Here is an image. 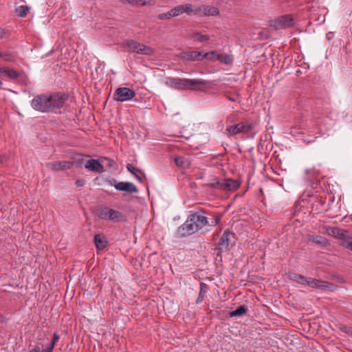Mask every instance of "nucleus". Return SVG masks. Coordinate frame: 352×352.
I'll return each instance as SVG.
<instances>
[{"instance_id": "1", "label": "nucleus", "mask_w": 352, "mask_h": 352, "mask_svg": "<svg viewBox=\"0 0 352 352\" xmlns=\"http://www.w3.org/2000/svg\"><path fill=\"white\" fill-rule=\"evenodd\" d=\"M209 82L203 79H188L167 77L165 84L173 89L177 90H192V91H205L206 86Z\"/></svg>"}, {"instance_id": "2", "label": "nucleus", "mask_w": 352, "mask_h": 352, "mask_svg": "<svg viewBox=\"0 0 352 352\" xmlns=\"http://www.w3.org/2000/svg\"><path fill=\"white\" fill-rule=\"evenodd\" d=\"M208 223L207 217L194 213L188 216L186 221L178 228L176 234L178 237L191 235L204 228Z\"/></svg>"}, {"instance_id": "3", "label": "nucleus", "mask_w": 352, "mask_h": 352, "mask_svg": "<svg viewBox=\"0 0 352 352\" xmlns=\"http://www.w3.org/2000/svg\"><path fill=\"white\" fill-rule=\"evenodd\" d=\"M126 47L128 51L132 53L151 56L153 54L154 50L149 46L144 43H139L135 40H128L126 41Z\"/></svg>"}, {"instance_id": "4", "label": "nucleus", "mask_w": 352, "mask_h": 352, "mask_svg": "<svg viewBox=\"0 0 352 352\" xmlns=\"http://www.w3.org/2000/svg\"><path fill=\"white\" fill-rule=\"evenodd\" d=\"M50 100L51 98H49V95H37L32 100L31 106L36 111L43 113L50 112L51 111Z\"/></svg>"}, {"instance_id": "5", "label": "nucleus", "mask_w": 352, "mask_h": 352, "mask_svg": "<svg viewBox=\"0 0 352 352\" xmlns=\"http://www.w3.org/2000/svg\"><path fill=\"white\" fill-rule=\"evenodd\" d=\"M253 129L252 122L249 120L242 121L234 126H229L226 131L231 135H235L240 133H250Z\"/></svg>"}, {"instance_id": "6", "label": "nucleus", "mask_w": 352, "mask_h": 352, "mask_svg": "<svg viewBox=\"0 0 352 352\" xmlns=\"http://www.w3.org/2000/svg\"><path fill=\"white\" fill-rule=\"evenodd\" d=\"M135 96V92L133 89L123 87L116 89L113 95V98L116 101L123 102L130 100Z\"/></svg>"}, {"instance_id": "7", "label": "nucleus", "mask_w": 352, "mask_h": 352, "mask_svg": "<svg viewBox=\"0 0 352 352\" xmlns=\"http://www.w3.org/2000/svg\"><path fill=\"white\" fill-rule=\"evenodd\" d=\"M270 25L276 30L290 28L294 25V19L289 14L284 15L271 21Z\"/></svg>"}, {"instance_id": "8", "label": "nucleus", "mask_w": 352, "mask_h": 352, "mask_svg": "<svg viewBox=\"0 0 352 352\" xmlns=\"http://www.w3.org/2000/svg\"><path fill=\"white\" fill-rule=\"evenodd\" d=\"M307 285L311 288L318 289L322 291H333L334 289L333 284L311 277L308 278Z\"/></svg>"}, {"instance_id": "9", "label": "nucleus", "mask_w": 352, "mask_h": 352, "mask_svg": "<svg viewBox=\"0 0 352 352\" xmlns=\"http://www.w3.org/2000/svg\"><path fill=\"white\" fill-rule=\"evenodd\" d=\"M49 98H51L50 100V109L51 111H54L56 109H59L63 107L65 102L68 98L67 95L61 93H56L54 94L49 95Z\"/></svg>"}, {"instance_id": "10", "label": "nucleus", "mask_w": 352, "mask_h": 352, "mask_svg": "<svg viewBox=\"0 0 352 352\" xmlns=\"http://www.w3.org/2000/svg\"><path fill=\"white\" fill-rule=\"evenodd\" d=\"M219 14V9L212 6L200 5L195 8V14L199 16H217Z\"/></svg>"}, {"instance_id": "11", "label": "nucleus", "mask_w": 352, "mask_h": 352, "mask_svg": "<svg viewBox=\"0 0 352 352\" xmlns=\"http://www.w3.org/2000/svg\"><path fill=\"white\" fill-rule=\"evenodd\" d=\"M234 238V237L233 233L228 230L225 231L219 241V250L221 252L228 250L229 249L230 245L232 243Z\"/></svg>"}, {"instance_id": "12", "label": "nucleus", "mask_w": 352, "mask_h": 352, "mask_svg": "<svg viewBox=\"0 0 352 352\" xmlns=\"http://www.w3.org/2000/svg\"><path fill=\"white\" fill-rule=\"evenodd\" d=\"M73 166L74 162L69 161H57L47 164V166L50 169L56 171L70 169Z\"/></svg>"}, {"instance_id": "13", "label": "nucleus", "mask_w": 352, "mask_h": 352, "mask_svg": "<svg viewBox=\"0 0 352 352\" xmlns=\"http://www.w3.org/2000/svg\"><path fill=\"white\" fill-rule=\"evenodd\" d=\"M115 188L119 191H125L127 192H137V187L129 182H120L114 185Z\"/></svg>"}, {"instance_id": "14", "label": "nucleus", "mask_w": 352, "mask_h": 352, "mask_svg": "<svg viewBox=\"0 0 352 352\" xmlns=\"http://www.w3.org/2000/svg\"><path fill=\"white\" fill-rule=\"evenodd\" d=\"M240 186L239 181L232 179H225L222 180V190L234 192Z\"/></svg>"}, {"instance_id": "15", "label": "nucleus", "mask_w": 352, "mask_h": 352, "mask_svg": "<svg viewBox=\"0 0 352 352\" xmlns=\"http://www.w3.org/2000/svg\"><path fill=\"white\" fill-rule=\"evenodd\" d=\"M85 167L90 170L102 173L104 172V166L101 164L98 160L91 159L87 161Z\"/></svg>"}, {"instance_id": "16", "label": "nucleus", "mask_w": 352, "mask_h": 352, "mask_svg": "<svg viewBox=\"0 0 352 352\" xmlns=\"http://www.w3.org/2000/svg\"><path fill=\"white\" fill-rule=\"evenodd\" d=\"M318 186L319 183L318 181L312 183V185L305 190L302 196L307 198H322V196L321 195H318V190L317 189L320 188Z\"/></svg>"}, {"instance_id": "17", "label": "nucleus", "mask_w": 352, "mask_h": 352, "mask_svg": "<svg viewBox=\"0 0 352 352\" xmlns=\"http://www.w3.org/2000/svg\"><path fill=\"white\" fill-rule=\"evenodd\" d=\"M327 232L330 235L341 240V242L345 240L348 236L347 231L336 227L328 228Z\"/></svg>"}, {"instance_id": "18", "label": "nucleus", "mask_w": 352, "mask_h": 352, "mask_svg": "<svg viewBox=\"0 0 352 352\" xmlns=\"http://www.w3.org/2000/svg\"><path fill=\"white\" fill-rule=\"evenodd\" d=\"M201 56H202V53L199 52H196V51L184 52H182L179 54V57L182 60H189V61L201 60Z\"/></svg>"}, {"instance_id": "19", "label": "nucleus", "mask_w": 352, "mask_h": 352, "mask_svg": "<svg viewBox=\"0 0 352 352\" xmlns=\"http://www.w3.org/2000/svg\"><path fill=\"white\" fill-rule=\"evenodd\" d=\"M125 219L124 216L120 212L109 208L107 212V220L112 221L113 222L122 221Z\"/></svg>"}, {"instance_id": "20", "label": "nucleus", "mask_w": 352, "mask_h": 352, "mask_svg": "<svg viewBox=\"0 0 352 352\" xmlns=\"http://www.w3.org/2000/svg\"><path fill=\"white\" fill-rule=\"evenodd\" d=\"M127 170L132 173L135 177L140 182H142L143 179L145 177L144 173L138 168L134 166L131 164H129L126 166Z\"/></svg>"}, {"instance_id": "21", "label": "nucleus", "mask_w": 352, "mask_h": 352, "mask_svg": "<svg viewBox=\"0 0 352 352\" xmlns=\"http://www.w3.org/2000/svg\"><path fill=\"white\" fill-rule=\"evenodd\" d=\"M288 278L296 283L301 285H307V280L309 277L305 276L303 275L296 274V273H289Z\"/></svg>"}, {"instance_id": "22", "label": "nucleus", "mask_w": 352, "mask_h": 352, "mask_svg": "<svg viewBox=\"0 0 352 352\" xmlns=\"http://www.w3.org/2000/svg\"><path fill=\"white\" fill-rule=\"evenodd\" d=\"M0 72L2 74H5L12 80H14L19 76V73L14 69L1 67Z\"/></svg>"}, {"instance_id": "23", "label": "nucleus", "mask_w": 352, "mask_h": 352, "mask_svg": "<svg viewBox=\"0 0 352 352\" xmlns=\"http://www.w3.org/2000/svg\"><path fill=\"white\" fill-rule=\"evenodd\" d=\"M216 59L226 65H230L233 62L232 56L229 54H220L217 53Z\"/></svg>"}, {"instance_id": "24", "label": "nucleus", "mask_w": 352, "mask_h": 352, "mask_svg": "<svg viewBox=\"0 0 352 352\" xmlns=\"http://www.w3.org/2000/svg\"><path fill=\"white\" fill-rule=\"evenodd\" d=\"M109 207L100 206L95 210L96 214L101 219L107 220Z\"/></svg>"}, {"instance_id": "25", "label": "nucleus", "mask_w": 352, "mask_h": 352, "mask_svg": "<svg viewBox=\"0 0 352 352\" xmlns=\"http://www.w3.org/2000/svg\"><path fill=\"white\" fill-rule=\"evenodd\" d=\"M175 162L179 167L186 168L190 166V162L185 157L179 156L175 158Z\"/></svg>"}, {"instance_id": "26", "label": "nucleus", "mask_w": 352, "mask_h": 352, "mask_svg": "<svg viewBox=\"0 0 352 352\" xmlns=\"http://www.w3.org/2000/svg\"><path fill=\"white\" fill-rule=\"evenodd\" d=\"M208 289V287L206 284L201 283L200 284V289L198 298L196 300L197 303H200L204 299L205 295Z\"/></svg>"}, {"instance_id": "27", "label": "nucleus", "mask_w": 352, "mask_h": 352, "mask_svg": "<svg viewBox=\"0 0 352 352\" xmlns=\"http://www.w3.org/2000/svg\"><path fill=\"white\" fill-rule=\"evenodd\" d=\"M94 242L96 248L98 250H103L107 245L106 241L104 240L103 236L100 234H96L94 236Z\"/></svg>"}, {"instance_id": "28", "label": "nucleus", "mask_w": 352, "mask_h": 352, "mask_svg": "<svg viewBox=\"0 0 352 352\" xmlns=\"http://www.w3.org/2000/svg\"><path fill=\"white\" fill-rule=\"evenodd\" d=\"M0 57L2 58L5 61L14 62L16 56L14 53L11 52L10 51H0Z\"/></svg>"}, {"instance_id": "29", "label": "nucleus", "mask_w": 352, "mask_h": 352, "mask_svg": "<svg viewBox=\"0 0 352 352\" xmlns=\"http://www.w3.org/2000/svg\"><path fill=\"white\" fill-rule=\"evenodd\" d=\"M192 38L198 42L202 43L208 41L210 39V36L206 34H202L201 32H195L192 35Z\"/></svg>"}, {"instance_id": "30", "label": "nucleus", "mask_w": 352, "mask_h": 352, "mask_svg": "<svg viewBox=\"0 0 352 352\" xmlns=\"http://www.w3.org/2000/svg\"><path fill=\"white\" fill-rule=\"evenodd\" d=\"M247 311V308L245 305H241L237 307L234 311L230 313V317L240 316L245 314Z\"/></svg>"}, {"instance_id": "31", "label": "nucleus", "mask_w": 352, "mask_h": 352, "mask_svg": "<svg viewBox=\"0 0 352 352\" xmlns=\"http://www.w3.org/2000/svg\"><path fill=\"white\" fill-rule=\"evenodd\" d=\"M122 2L124 3H129L133 6H146L150 4V2L146 1V0H122Z\"/></svg>"}, {"instance_id": "32", "label": "nucleus", "mask_w": 352, "mask_h": 352, "mask_svg": "<svg viewBox=\"0 0 352 352\" xmlns=\"http://www.w3.org/2000/svg\"><path fill=\"white\" fill-rule=\"evenodd\" d=\"M28 11L29 7L28 6H19L15 10L16 15L20 17H25Z\"/></svg>"}, {"instance_id": "33", "label": "nucleus", "mask_w": 352, "mask_h": 352, "mask_svg": "<svg viewBox=\"0 0 352 352\" xmlns=\"http://www.w3.org/2000/svg\"><path fill=\"white\" fill-rule=\"evenodd\" d=\"M226 97L230 101L235 102H239L241 100V95L239 94V92H234L233 94H232L230 92H228L226 94Z\"/></svg>"}, {"instance_id": "34", "label": "nucleus", "mask_w": 352, "mask_h": 352, "mask_svg": "<svg viewBox=\"0 0 352 352\" xmlns=\"http://www.w3.org/2000/svg\"><path fill=\"white\" fill-rule=\"evenodd\" d=\"M221 184H222V181H219L218 178L215 177L211 180L210 183L207 184L206 186L210 188L221 190L222 189Z\"/></svg>"}, {"instance_id": "35", "label": "nucleus", "mask_w": 352, "mask_h": 352, "mask_svg": "<svg viewBox=\"0 0 352 352\" xmlns=\"http://www.w3.org/2000/svg\"><path fill=\"white\" fill-rule=\"evenodd\" d=\"M183 7V13H186L188 15L190 16L192 14H195V8H193V6L191 3H187L185 5H182Z\"/></svg>"}, {"instance_id": "36", "label": "nucleus", "mask_w": 352, "mask_h": 352, "mask_svg": "<svg viewBox=\"0 0 352 352\" xmlns=\"http://www.w3.org/2000/svg\"><path fill=\"white\" fill-rule=\"evenodd\" d=\"M216 55H217V53L215 51L206 52L204 54H202L201 60H203L204 58H207L208 60L215 61V60H217Z\"/></svg>"}, {"instance_id": "37", "label": "nucleus", "mask_w": 352, "mask_h": 352, "mask_svg": "<svg viewBox=\"0 0 352 352\" xmlns=\"http://www.w3.org/2000/svg\"><path fill=\"white\" fill-rule=\"evenodd\" d=\"M172 12V15L173 17L177 16L182 14H183V7L182 5L177 6L170 10Z\"/></svg>"}, {"instance_id": "38", "label": "nucleus", "mask_w": 352, "mask_h": 352, "mask_svg": "<svg viewBox=\"0 0 352 352\" xmlns=\"http://www.w3.org/2000/svg\"><path fill=\"white\" fill-rule=\"evenodd\" d=\"M343 247L352 250V237L348 235L346 239L341 242Z\"/></svg>"}, {"instance_id": "39", "label": "nucleus", "mask_w": 352, "mask_h": 352, "mask_svg": "<svg viewBox=\"0 0 352 352\" xmlns=\"http://www.w3.org/2000/svg\"><path fill=\"white\" fill-rule=\"evenodd\" d=\"M312 241L314 242L315 243L322 245H325L327 243V240L325 238L320 236H314L312 239Z\"/></svg>"}, {"instance_id": "40", "label": "nucleus", "mask_w": 352, "mask_h": 352, "mask_svg": "<svg viewBox=\"0 0 352 352\" xmlns=\"http://www.w3.org/2000/svg\"><path fill=\"white\" fill-rule=\"evenodd\" d=\"M102 162L109 168H115V166L116 165V162L113 160L109 158V157H104L102 160Z\"/></svg>"}, {"instance_id": "41", "label": "nucleus", "mask_w": 352, "mask_h": 352, "mask_svg": "<svg viewBox=\"0 0 352 352\" xmlns=\"http://www.w3.org/2000/svg\"><path fill=\"white\" fill-rule=\"evenodd\" d=\"M172 17H173V16L172 15L170 10L167 12L161 13L157 15V19L160 20L170 19Z\"/></svg>"}, {"instance_id": "42", "label": "nucleus", "mask_w": 352, "mask_h": 352, "mask_svg": "<svg viewBox=\"0 0 352 352\" xmlns=\"http://www.w3.org/2000/svg\"><path fill=\"white\" fill-rule=\"evenodd\" d=\"M306 173L310 176H318L320 175V171L315 168H312L311 169L306 170Z\"/></svg>"}, {"instance_id": "43", "label": "nucleus", "mask_w": 352, "mask_h": 352, "mask_svg": "<svg viewBox=\"0 0 352 352\" xmlns=\"http://www.w3.org/2000/svg\"><path fill=\"white\" fill-rule=\"evenodd\" d=\"M60 339V336L57 333L53 334L52 344H56V342Z\"/></svg>"}, {"instance_id": "44", "label": "nucleus", "mask_w": 352, "mask_h": 352, "mask_svg": "<svg viewBox=\"0 0 352 352\" xmlns=\"http://www.w3.org/2000/svg\"><path fill=\"white\" fill-rule=\"evenodd\" d=\"M75 184L78 187H81L85 185V181L83 179H78Z\"/></svg>"}, {"instance_id": "45", "label": "nucleus", "mask_w": 352, "mask_h": 352, "mask_svg": "<svg viewBox=\"0 0 352 352\" xmlns=\"http://www.w3.org/2000/svg\"><path fill=\"white\" fill-rule=\"evenodd\" d=\"M29 352H42L41 351V348L38 346H36L34 348H33L31 351Z\"/></svg>"}, {"instance_id": "46", "label": "nucleus", "mask_w": 352, "mask_h": 352, "mask_svg": "<svg viewBox=\"0 0 352 352\" xmlns=\"http://www.w3.org/2000/svg\"><path fill=\"white\" fill-rule=\"evenodd\" d=\"M55 344L51 343L50 345L46 349V351L52 352Z\"/></svg>"}, {"instance_id": "47", "label": "nucleus", "mask_w": 352, "mask_h": 352, "mask_svg": "<svg viewBox=\"0 0 352 352\" xmlns=\"http://www.w3.org/2000/svg\"><path fill=\"white\" fill-rule=\"evenodd\" d=\"M6 35V31L4 29L0 28V38H2Z\"/></svg>"}, {"instance_id": "48", "label": "nucleus", "mask_w": 352, "mask_h": 352, "mask_svg": "<svg viewBox=\"0 0 352 352\" xmlns=\"http://www.w3.org/2000/svg\"><path fill=\"white\" fill-rule=\"evenodd\" d=\"M342 195L340 193H334L333 194L332 197L331 198L335 199V198H341Z\"/></svg>"}, {"instance_id": "49", "label": "nucleus", "mask_w": 352, "mask_h": 352, "mask_svg": "<svg viewBox=\"0 0 352 352\" xmlns=\"http://www.w3.org/2000/svg\"><path fill=\"white\" fill-rule=\"evenodd\" d=\"M79 157L80 158H77L78 160H84V157H88L89 156L88 155H78Z\"/></svg>"}, {"instance_id": "50", "label": "nucleus", "mask_w": 352, "mask_h": 352, "mask_svg": "<svg viewBox=\"0 0 352 352\" xmlns=\"http://www.w3.org/2000/svg\"><path fill=\"white\" fill-rule=\"evenodd\" d=\"M2 85V82L0 80V87Z\"/></svg>"}]
</instances>
